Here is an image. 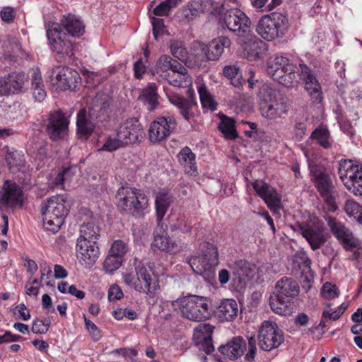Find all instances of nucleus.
I'll list each match as a JSON object with an SVG mask.
<instances>
[{
  "instance_id": "nucleus-1",
  "label": "nucleus",
  "mask_w": 362,
  "mask_h": 362,
  "mask_svg": "<svg viewBox=\"0 0 362 362\" xmlns=\"http://www.w3.org/2000/svg\"><path fill=\"white\" fill-rule=\"evenodd\" d=\"M296 70L300 71V78L304 81L305 88L312 102L315 104L320 103L323 98L321 86L315 74L306 65L299 64V68H297L288 58L276 56L268 61L266 69L267 74L273 80L286 87L292 86Z\"/></svg>"
},
{
  "instance_id": "nucleus-2",
  "label": "nucleus",
  "mask_w": 362,
  "mask_h": 362,
  "mask_svg": "<svg viewBox=\"0 0 362 362\" xmlns=\"http://www.w3.org/2000/svg\"><path fill=\"white\" fill-rule=\"evenodd\" d=\"M100 236V228L93 222L83 224L80 236L76 240V255L78 262L86 268H90L100 255L97 240Z\"/></svg>"
},
{
  "instance_id": "nucleus-3",
  "label": "nucleus",
  "mask_w": 362,
  "mask_h": 362,
  "mask_svg": "<svg viewBox=\"0 0 362 362\" xmlns=\"http://www.w3.org/2000/svg\"><path fill=\"white\" fill-rule=\"evenodd\" d=\"M64 194L53 196L41 204L43 227L52 233L58 232L69 211V205Z\"/></svg>"
},
{
  "instance_id": "nucleus-4",
  "label": "nucleus",
  "mask_w": 362,
  "mask_h": 362,
  "mask_svg": "<svg viewBox=\"0 0 362 362\" xmlns=\"http://www.w3.org/2000/svg\"><path fill=\"white\" fill-rule=\"evenodd\" d=\"M172 305L178 310L182 317L196 322H201L211 317L210 303L208 299L200 296H187L173 301Z\"/></svg>"
},
{
  "instance_id": "nucleus-5",
  "label": "nucleus",
  "mask_w": 362,
  "mask_h": 362,
  "mask_svg": "<svg viewBox=\"0 0 362 362\" xmlns=\"http://www.w3.org/2000/svg\"><path fill=\"white\" fill-rule=\"evenodd\" d=\"M153 272L143 262L136 264L134 269L122 275L124 282L139 293L152 294L158 288V284L152 277Z\"/></svg>"
},
{
  "instance_id": "nucleus-6",
  "label": "nucleus",
  "mask_w": 362,
  "mask_h": 362,
  "mask_svg": "<svg viewBox=\"0 0 362 362\" xmlns=\"http://www.w3.org/2000/svg\"><path fill=\"white\" fill-rule=\"evenodd\" d=\"M288 23L286 16L273 12L260 18L256 26V31L264 40L273 41L286 34Z\"/></svg>"
},
{
  "instance_id": "nucleus-7",
  "label": "nucleus",
  "mask_w": 362,
  "mask_h": 362,
  "mask_svg": "<svg viewBox=\"0 0 362 362\" xmlns=\"http://www.w3.org/2000/svg\"><path fill=\"white\" fill-rule=\"evenodd\" d=\"M259 96L262 117L275 119L287 113L288 107L286 103L275 90L263 86L259 90Z\"/></svg>"
},
{
  "instance_id": "nucleus-8",
  "label": "nucleus",
  "mask_w": 362,
  "mask_h": 362,
  "mask_svg": "<svg viewBox=\"0 0 362 362\" xmlns=\"http://www.w3.org/2000/svg\"><path fill=\"white\" fill-rule=\"evenodd\" d=\"M222 20L227 28L236 37L237 43H244L249 39L251 29V21L240 9L231 8L222 15Z\"/></svg>"
},
{
  "instance_id": "nucleus-9",
  "label": "nucleus",
  "mask_w": 362,
  "mask_h": 362,
  "mask_svg": "<svg viewBox=\"0 0 362 362\" xmlns=\"http://www.w3.org/2000/svg\"><path fill=\"white\" fill-rule=\"evenodd\" d=\"M117 206L122 211L141 214L148 206L147 196L139 189L122 186L117 192Z\"/></svg>"
},
{
  "instance_id": "nucleus-10",
  "label": "nucleus",
  "mask_w": 362,
  "mask_h": 362,
  "mask_svg": "<svg viewBox=\"0 0 362 362\" xmlns=\"http://www.w3.org/2000/svg\"><path fill=\"white\" fill-rule=\"evenodd\" d=\"M308 164L315 187L326 202L332 203L334 186L327 169L318 160L308 158Z\"/></svg>"
},
{
  "instance_id": "nucleus-11",
  "label": "nucleus",
  "mask_w": 362,
  "mask_h": 362,
  "mask_svg": "<svg viewBox=\"0 0 362 362\" xmlns=\"http://www.w3.org/2000/svg\"><path fill=\"white\" fill-rule=\"evenodd\" d=\"M338 173L346 189L356 196H362V165L352 160H341Z\"/></svg>"
},
{
  "instance_id": "nucleus-12",
  "label": "nucleus",
  "mask_w": 362,
  "mask_h": 362,
  "mask_svg": "<svg viewBox=\"0 0 362 362\" xmlns=\"http://www.w3.org/2000/svg\"><path fill=\"white\" fill-rule=\"evenodd\" d=\"M47 36L49 40L51 49L56 53V58L59 62H65L74 56L73 42L66 39L65 33H62L59 24L52 23L47 31Z\"/></svg>"
},
{
  "instance_id": "nucleus-13",
  "label": "nucleus",
  "mask_w": 362,
  "mask_h": 362,
  "mask_svg": "<svg viewBox=\"0 0 362 362\" xmlns=\"http://www.w3.org/2000/svg\"><path fill=\"white\" fill-rule=\"evenodd\" d=\"M218 254L217 247L212 243H202L197 255L188 259L192 269L197 274H202L218 263Z\"/></svg>"
},
{
  "instance_id": "nucleus-14",
  "label": "nucleus",
  "mask_w": 362,
  "mask_h": 362,
  "mask_svg": "<svg viewBox=\"0 0 362 362\" xmlns=\"http://www.w3.org/2000/svg\"><path fill=\"white\" fill-rule=\"evenodd\" d=\"M257 340L259 349L270 351L278 348L284 342V337L275 322L264 320L258 329Z\"/></svg>"
},
{
  "instance_id": "nucleus-15",
  "label": "nucleus",
  "mask_w": 362,
  "mask_h": 362,
  "mask_svg": "<svg viewBox=\"0 0 362 362\" xmlns=\"http://www.w3.org/2000/svg\"><path fill=\"white\" fill-rule=\"evenodd\" d=\"M231 45L230 40L226 36H221L211 40L208 45L198 44L194 50V55L198 62L218 60Z\"/></svg>"
},
{
  "instance_id": "nucleus-16",
  "label": "nucleus",
  "mask_w": 362,
  "mask_h": 362,
  "mask_svg": "<svg viewBox=\"0 0 362 362\" xmlns=\"http://www.w3.org/2000/svg\"><path fill=\"white\" fill-rule=\"evenodd\" d=\"M50 77L53 84L62 90L75 89L81 81L79 74L66 66H54Z\"/></svg>"
},
{
  "instance_id": "nucleus-17",
  "label": "nucleus",
  "mask_w": 362,
  "mask_h": 362,
  "mask_svg": "<svg viewBox=\"0 0 362 362\" xmlns=\"http://www.w3.org/2000/svg\"><path fill=\"white\" fill-rule=\"evenodd\" d=\"M177 122L173 117H158L151 122L148 129L151 142L160 143L165 141L175 128Z\"/></svg>"
},
{
  "instance_id": "nucleus-18",
  "label": "nucleus",
  "mask_w": 362,
  "mask_h": 362,
  "mask_svg": "<svg viewBox=\"0 0 362 362\" xmlns=\"http://www.w3.org/2000/svg\"><path fill=\"white\" fill-rule=\"evenodd\" d=\"M229 268L232 271L233 285L240 290L245 287L256 271L255 265L245 259H238L230 263Z\"/></svg>"
},
{
  "instance_id": "nucleus-19",
  "label": "nucleus",
  "mask_w": 362,
  "mask_h": 362,
  "mask_svg": "<svg viewBox=\"0 0 362 362\" xmlns=\"http://www.w3.org/2000/svg\"><path fill=\"white\" fill-rule=\"evenodd\" d=\"M327 223L334 235L340 241L346 250L352 251L358 248L360 241L353 235L351 230L334 218H329Z\"/></svg>"
},
{
  "instance_id": "nucleus-20",
  "label": "nucleus",
  "mask_w": 362,
  "mask_h": 362,
  "mask_svg": "<svg viewBox=\"0 0 362 362\" xmlns=\"http://www.w3.org/2000/svg\"><path fill=\"white\" fill-rule=\"evenodd\" d=\"M252 185L256 193L265 202L267 207L274 214L281 209V197L276 190L262 180H255Z\"/></svg>"
},
{
  "instance_id": "nucleus-21",
  "label": "nucleus",
  "mask_w": 362,
  "mask_h": 362,
  "mask_svg": "<svg viewBox=\"0 0 362 362\" xmlns=\"http://www.w3.org/2000/svg\"><path fill=\"white\" fill-rule=\"evenodd\" d=\"M300 230L313 250L320 248L327 240V234L320 223L302 226Z\"/></svg>"
},
{
  "instance_id": "nucleus-22",
  "label": "nucleus",
  "mask_w": 362,
  "mask_h": 362,
  "mask_svg": "<svg viewBox=\"0 0 362 362\" xmlns=\"http://www.w3.org/2000/svg\"><path fill=\"white\" fill-rule=\"evenodd\" d=\"M142 127L139 120L130 118L121 123L115 132L125 146L135 143L141 134Z\"/></svg>"
},
{
  "instance_id": "nucleus-23",
  "label": "nucleus",
  "mask_w": 362,
  "mask_h": 362,
  "mask_svg": "<svg viewBox=\"0 0 362 362\" xmlns=\"http://www.w3.org/2000/svg\"><path fill=\"white\" fill-rule=\"evenodd\" d=\"M154 238L151 244L153 250H159L170 254H176L181 250V246L172 240L162 226L158 225L154 232Z\"/></svg>"
},
{
  "instance_id": "nucleus-24",
  "label": "nucleus",
  "mask_w": 362,
  "mask_h": 362,
  "mask_svg": "<svg viewBox=\"0 0 362 362\" xmlns=\"http://www.w3.org/2000/svg\"><path fill=\"white\" fill-rule=\"evenodd\" d=\"M238 44L243 49L245 57L251 62L262 58L267 50L266 44L257 38L252 32L250 33L249 39H247L244 43Z\"/></svg>"
},
{
  "instance_id": "nucleus-25",
  "label": "nucleus",
  "mask_w": 362,
  "mask_h": 362,
  "mask_svg": "<svg viewBox=\"0 0 362 362\" xmlns=\"http://www.w3.org/2000/svg\"><path fill=\"white\" fill-rule=\"evenodd\" d=\"M22 191L13 182L7 180L0 189V203L6 207H13L22 202Z\"/></svg>"
},
{
  "instance_id": "nucleus-26",
  "label": "nucleus",
  "mask_w": 362,
  "mask_h": 362,
  "mask_svg": "<svg viewBox=\"0 0 362 362\" xmlns=\"http://www.w3.org/2000/svg\"><path fill=\"white\" fill-rule=\"evenodd\" d=\"M69 122L61 112H54L50 114L47 125V132L50 139L57 140L60 139L68 127Z\"/></svg>"
},
{
  "instance_id": "nucleus-27",
  "label": "nucleus",
  "mask_w": 362,
  "mask_h": 362,
  "mask_svg": "<svg viewBox=\"0 0 362 362\" xmlns=\"http://www.w3.org/2000/svg\"><path fill=\"white\" fill-rule=\"evenodd\" d=\"M245 347V343L243 339L235 337L226 344L220 346L218 351L228 359L235 360L243 355Z\"/></svg>"
},
{
  "instance_id": "nucleus-28",
  "label": "nucleus",
  "mask_w": 362,
  "mask_h": 362,
  "mask_svg": "<svg viewBox=\"0 0 362 362\" xmlns=\"http://www.w3.org/2000/svg\"><path fill=\"white\" fill-rule=\"evenodd\" d=\"M196 330L199 333L196 341L199 349L207 354L212 353L214 350L211 339L214 327L209 324H204L199 325Z\"/></svg>"
},
{
  "instance_id": "nucleus-29",
  "label": "nucleus",
  "mask_w": 362,
  "mask_h": 362,
  "mask_svg": "<svg viewBox=\"0 0 362 362\" xmlns=\"http://www.w3.org/2000/svg\"><path fill=\"white\" fill-rule=\"evenodd\" d=\"M269 305L272 311L280 315H290L294 310L293 303L290 299L276 293L270 296Z\"/></svg>"
},
{
  "instance_id": "nucleus-30",
  "label": "nucleus",
  "mask_w": 362,
  "mask_h": 362,
  "mask_svg": "<svg viewBox=\"0 0 362 362\" xmlns=\"http://www.w3.org/2000/svg\"><path fill=\"white\" fill-rule=\"evenodd\" d=\"M238 305L233 299H224L217 307L216 313L221 321H232L238 315Z\"/></svg>"
},
{
  "instance_id": "nucleus-31",
  "label": "nucleus",
  "mask_w": 362,
  "mask_h": 362,
  "mask_svg": "<svg viewBox=\"0 0 362 362\" xmlns=\"http://www.w3.org/2000/svg\"><path fill=\"white\" fill-rule=\"evenodd\" d=\"M168 98L170 103L180 110V113L186 120H189L194 117V115L192 109L195 103L193 100L186 99L176 94L169 95Z\"/></svg>"
},
{
  "instance_id": "nucleus-32",
  "label": "nucleus",
  "mask_w": 362,
  "mask_h": 362,
  "mask_svg": "<svg viewBox=\"0 0 362 362\" xmlns=\"http://www.w3.org/2000/svg\"><path fill=\"white\" fill-rule=\"evenodd\" d=\"M177 158L186 173L189 175H197L196 155L192 151L190 148L187 146L184 147L177 154Z\"/></svg>"
},
{
  "instance_id": "nucleus-33",
  "label": "nucleus",
  "mask_w": 362,
  "mask_h": 362,
  "mask_svg": "<svg viewBox=\"0 0 362 362\" xmlns=\"http://www.w3.org/2000/svg\"><path fill=\"white\" fill-rule=\"evenodd\" d=\"M165 78L170 85L177 88H187L192 84V78L183 65L182 69H175Z\"/></svg>"
},
{
  "instance_id": "nucleus-34",
  "label": "nucleus",
  "mask_w": 362,
  "mask_h": 362,
  "mask_svg": "<svg viewBox=\"0 0 362 362\" xmlns=\"http://www.w3.org/2000/svg\"><path fill=\"white\" fill-rule=\"evenodd\" d=\"M275 289L276 293L281 294L290 300L298 296L299 292V286L296 281L289 278H282L276 283Z\"/></svg>"
},
{
  "instance_id": "nucleus-35",
  "label": "nucleus",
  "mask_w": 362,
  "mask_h": 362,
  "mask_svg": "<svg viewBox=\"0 0 362 362\" xmlns=\"http://www.w3.org/2000/svg\"><path fill=\"white\" fill-rule=\"evenodd\" d=\"M111 104V98L105 93H98L93 99L89 110V115L99 117L103 115Z\"/></svg>"
},
{
  "instance_id": "nucleus-36",
  "label": "nucleus",
  "mask_w": 362,
  "mask_h": 362,
  "mask_svg": "<svg viewBox=\"0 0 362 362\" xmlns=\"http://www.w3.org/2000/svg\"><path fill=\"white\" fill-rule=\"evenodd\" d=\"M173 201V196L165 190H161L156 194L155 204L158 226L160 225V222Z\"/></svg>"
},
{
  "instance_id": "nucleus-37",
  "label": "nucleus",
  "mask_w": 362,
  "mask_h": 362,
  "mask_svg": "<svg viewBox=\"0 0 362 362\" xmlns=\"http://www.w3.org/2000/svg\"><path fill=\"white\" fill-rule=\"evenodd\" d=\"M62 25L72 37H80L84 33V25L75 16L69 14L62 21Z\"/></svg>"
},
{
  "instance_id": "nucleus-38",
  "label": "nucleus",
  "mask_w": 362,
  "mask_h": 362,
  "mask_svg": "<svg viewBox=\"0 0 362 362\" xmlns=\"http://www.w3.org/2000/svg\"><path fill=\"white\" fill-rule=\"evenodd\" d=\"M90 117L91 116L89 114L87 115L85 110H80L77 115V131L82 136H89L94 129L95 124L90 120Z\"/></svg>"
},
{
  "instance_id": "nucleus-39",
  "label": "nucleus",
  "mask_w": 362,
  "mask_h": 362,
  "mask_svg": "<svg viewBox=\"0 0 362 362\" xmlns=\"http://www.w3.org/2000/svg\"><path fill=\"white\" fill-rule=\"evenodd\" d=\"M33 95L37 102H42L46 97V92L42 81V76L37 69L33 70L31 76Z\"/></svg>"
},
{
  "instance_id": "nucleus-40",
  "label": "nucleus",
  "mask_w": 362,
  "mask_h": 362,
  "mask_svg": "<svg viewBox=\"0 0 362 362\" xmlns=\"http://www.w3.org/2000/svg\"><path fill=\"white\" fill-rule=\"evenodd\" d=\"M220 122L218 128L223 136L230 140H233L238 137V133L235 127V120L224 115L220 116Z\"/></svg>"
},
{
  "instance_id": "nucleus-41",
  "label": "nucleus",
  "mask_w": 362,
  "mask_h": 362,
  "mask_svg": "<svg viewBox=\"0 0 362 362\" xmlns=\"http://www.w3.org/2000/svg\"><path fill=\"white\" fill-rule=\"evenodd\" d=\"M157 89L158 88L155 84L151 83L142 91L141 98L145 104L148 105V110L150 111L153 110L158 104Z\"/></svg>"
},
{
  "instance_id": "nucleus-42",
  "label": "nucleus",
  "mask_w": 362,
  "mask_h": 362,
  "mask_svg": "<svg viewBox=\"0 0 362 362\" xmlns=\"http://www.w3.org/2000/svg\"><path fill=\"white\" fill-rule=\"evenodd\" d=\"M202 11V4L199 1H192L180 10L182 20L189 22L197 17Z\"/></svg>"
},
{
  "instance_id": "nucleus-43",
  "label": "nucleus",
  "mask_w": 362,
  "mask_h": 362,
  "mask_svg": "<svg viewBox=\"0 0 362 362\" xmlns=\"http://www.w3.org/2000/svg\"><path fill=\"white\" fill-rule=\"evenodd\" d=\"M7 77L11 93H16L24 90V85L28 81V77L25 73H11Z\"/></svg>"
},
{
  "instance_id": "nucleus-44",
  "label": "nucleus",
  "mask_w": 362,
  "mask_h": 362,
  "mask_svg": "<svg viewBox=\"0 0 362 362\" xmlns=\"http://www.w3.org/2000/svg\"><path fill=\"white\" fill-rule=\"evenodd\" d=\"M124 146L125 144L115 132V135H108L105 137L103 145L98 148V151L112 152Z\"/></svg>"
},
{
  "instance_id": "nucleus-45",
  "label": "nucleus",
  "mask_w": 362,
  "mask_h": 362,
  "mask_svg": "<svg viewBox=\"0 0 362 362\" xmlns=\"http://www.w3.org/2000/svg\"><path fill=\"white\" fill-rule=\"evenodd\" d=\"M223 74L235 87H240L243 83V78L239 68L235 65L226 66L223 70Z\"/></svg>"
},
{
  "instance_id": "nucleus-46",
  "label": "nucleus",
  "mask_w": 362,
  "mask_h": 362,
  "mask_svg": "<svg viewBox=\"0 0 362 362\" xmlns=\"http://www.w3.org/2000/svg\"><path fill=\"white\" fill-rule=\"evenodd\" d=\"M157 68L162 72H166L169 70L173 71L175 69H182V64L172 59L170 56L162 55L157 62Z\"/></svg>"
},
{
  "instance_id": "nucleus-47",
  "label": "nucleus",
  "mask_w": 362,
  "mask_h": 362,
  "mask_svg": "<svg viewBox=\"0 0 362 362\" xmlns=\"http://www.w3.org/2000/svg\"><path fill=\"white\" fill-rule=\"evenodd\" d=\"M329 132L326 127H319L312 133L310 138L316 139L323 148H328L331 146L329 141Z\"/></svg>"
},
{
  "instance_id": "nucleus-48",
  "label": "nucleus",
  "mask_w": 362,
  "mask_h": 362,
  "mask_svg": "<svg viewBox=\"0 0 362 362\" xmlns=\"http://www.w3.org/2000/svg\"><path fill=\"white\" fill-rule=\"evenodd\" d=\"M198 93L202 105L211 110L216 109V103L211 98L205 85L201 84L197 87Z\"/></svg>"
},
{
  "instance_id": "nucleus-49",
  "label": "nucleus",
  "mask_w": 362,
  "mask_h": 362,
  "mask_svg": "<svg viewBox=\"0 0 362 362\" xmlns=\"http://www.w3.org/2000/svg\"><path fill=\"white\" fill-rule=\"evenodd\" d=\"M123 259L108 252L104 263L103 268L106 272L112 273L117 270L122 265Z\"/></svg>"
},
{
  "instance_id": "nucleus-50",
  "label": "nucleus",
  "mask_w": 362,
  "mask_h": 362,
  "mask_svg": "<svg viewBox=\"0 0 362 362\" xmlns=\"http://www.w3.org/2000/svg\"><path fill=\"white\" fill-rule=\"evenodd\" d=\"M180 1L181 0H165L153 9V13L160 16H168L170 8L177 6Z\"/></svg>"
},
{
  "instance_id": "nucleus-51",
  "label": "nucleus",
  "mask_w": 362,
  "mask_h": 362,
  "mask_svg": "<svg viewBox=\"0 0 362 362\" xmlns=\"http://www.w3.org/2000/svg\"><path fill=\"white\" fill-rule=\"evenodd\" d=\"M170 49L171 54L174 56V57H176L181 61L186 59L187 52L184 47L182 42L172 41L170 42Z\"/></svg>"
},
{
  "instance_id": "nucleus-52",
  "label": "nucleus",
  "mask_w": 362,
  "mask_h": 362,
  "mask_svg": "<svg viewBox=\"0 0 362 362\" xmlns=\"http://www.w3.org/2000/svg\"><path fill=\"white\" fill-rule=\"evenodd\" d=\"M344 210L349 217L356 220L362 213V206L354 200H347L344 205Z\"/></svg>"
},
{
  "instance_id": "nucleus-53",
  "label": "nucleus",
  "mask_w": 362,
  "mask_h": 362,
  "mask_svg": "<svg viewBox=\"0 0 362 362\" xmlns=\"http://www.w3.org/2000/svg\"><path fill=\"white\" fill-rule=\"evenodd\" d=\"M127 244L121 240H115L112 243V245L109 250V252L110 254L115 255L117 257H122V259H123V257L127 253Z\"/></svg>"
},
{
  "instance_id": "nucleus-54",
  "label": "nucleus",
  "mask_w": 362,
  "mask_h": 362,
  "mask_svg": "<svg viewBox=\"0 0 362 362\" xmlns=\"http://www.w3.org/2000/svg\"><path fill=\"white\" fill-rule=\"evenodd\" d=\"M50 321L49 320L35 319L33 322L31 331L35 334H45L48 331Z\"/></svg>"
},
{
  "instance_id": "nucleus-55",
  "label": "nucleus",
  "mask_w": 362,
  "mask_h": 362,
  "mask_svg": "<svg viewBox=\"0 0 362 362\" xmlns=\"http://www.w3.org/2000/svg\"><path fill=\"white\" fill-rule=\"evenodd\" d=\"M321 294L324 298L332 299L338 296L339 291L335 285L325 283L322 288Z\"/></svg>"
},
{
  "instance_id": "nucleus-56",
  "label": "nucleus",
  "mask_w": 362,
  "mask_h": 362,
  "mask_svg": "<svg viewBox=\"0 0 362 362\" xmlns=\"http://www.w3.org/2000/svg\"><path fill=\"white\" fill-rule=\"evenodd\" d=\"M151 24L153 27V35L154 38L157 40L158 37L160 35H162L165 31L163 20L153 17L151 19Z\"/></svg>"
},
{
  "instance_id": "nucleus-57",
  "label": "nucleus",
  "mask_w": 362,
  "mask_h": 362,
  "mask_svg": "<svg viewBox=\"0 0 362 362\" xmlns=\"http://www.w3.org/2000/svg\"><path fill=\"white\" fill-rule=\"evenodd\" d=\"M0 16L4 22L9 24L13 21L16 13L12 7L5 6L1 10Z\"/></svg>"
},
{
  "instance_id": "nucleus-58",
  "label": "nucleus",
  "mask_w": 362,
  "mask_h": 362,
  "mask_svg": "<svg viewBox=\"0 0 362 362\" xmlns=\"http://www.w3.org/2000/svg\"><path fill=\"white\" fill-rule=\"evenodd\" d=\"M74 175L73 168H66L62 172L59 173L55 178L56 185H62L64 182L71 181Z\"/></svg>"
},
{
  "instance_id": "nucleus-59",
  "label": "nucleus",
  "mask_w": 362,
  "mask_h": 362,
  "mask_svg": "<svg viewBox=\"0 0 362 362\" xmlns=\"http://www.w3.org/2000/svg\"><path fill=\"white\" fill-rule=\"evenodd\" d=\"M84 322L86 329L89 331L94 341H98L101 337L100 332L96 325L88 319L86 317H84Z\"/></svg>"
},
{
  "instance_id": "nucleus-60",
  "label": "nucleus",
  "mask_w": 362,
  "mask_h": 362,
  "mask_svg": "<svg viewBox=\"0 0 362 362\" xmlns=\"http://www.w3.org/2000/svg\"><path fill=\"white\" fill-rule=\"evenodd\" d=\"M6 159L8 165L10 166H20L23 164L22 156L18 152L10 153Z\"/></svg>"
},
{
  "instance_id": "nucleus-61",
  "label": "nucleus",
  "mask_w": 362,
  "mask_h": 362,
  "mask_svg": "<svg viewBox=\"0 0 362 362\" xmlns=\"http://www.w3.org/2000/svg\"><path fill=\"white\" fill-rule=\"evenodd\" d=\"M171 228L179 229L182 233H189L191 231V223H189L185 217H180L177 218V223L174 225H171Z\"/></svg>"
},
{
  "instance_id": "nucleus-62",
  "label": "nucleus",
  "mask_w": 362,
  "mask_h": 362,
  "mask_svg": "<svg viewBox=\"0 0 362 362\" xmlns=\"http://www.w3.org/2000/svg\"><path fill=\"white\" fill-rule=\"evenodd\" d=\"M123 296L122 289L117 285H112L110 287L108 291V299L109 300H119Z\"/></svg>"
},
{
  "instance_id": "nucleus-63",
  "label": "nucleus",
  "mask_w": 362,
  "mask_h": 362,
  "mask_svg": "<svg viewBox=\"0 0 362 362\" xmlns=\"http://www.w3.org/2000/svg\"><path fill=\"white\" fill-rule=\"evenodd\" d=\"M295 137L300 141L306 134V124L303 122H296L294 126Z\"/></svg>"
},
{
  "instance_id": "nucleus-64",
  "label": "nucleus",
  "mask_w": 362,
  "mask_h": 362,
  "mask_svg": "<svg viewBox=\"0 0 362 362\" xmlns=\"http://www.w3.org/2000/svg\"><path fill=\"white\" fill-rule=\"evenodd\" d=\"M257 351L256 339L254 336L248 338V352L246 354V358L248 360L254 359Z\"/></svg>"
}]
</instances>
